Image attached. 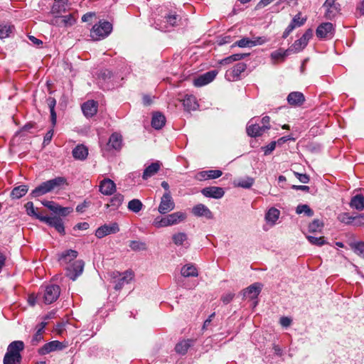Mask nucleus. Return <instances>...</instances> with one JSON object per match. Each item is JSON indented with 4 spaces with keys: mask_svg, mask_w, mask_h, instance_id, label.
I'll list each match as a JSON object with an SVG mask.
<instances>
[{
    "mask_svg": "<svg viewBox=\"0 0 364 364\" xmlns=\"http://www.w3.org/2000/svg\"><path fill=\"white\" fill-rule=\"evenodd\" d=\"M65 184H67L66 178L58 176L41 183L31 191L30 195L32 198H37L50 193L56 188H60Z\"/></svg>",
    "mask_w": 364,
    "mask_h": 364,
    "instance_id": "1",
    "label": "nucleus"
},
{
    "mask_svg": "<svg viewBox=\"0 0 364 364\" xmlns=\"http://www.w3.org/2000/svg\"><path fill=\"white\" fill-rule=\"evenodd\" d=\"M24 349V343L21 341L11 342L4 358V364H21V355L20 352Z\"/></svg>",
    "mask_w": 364,
    "mask_h": 364,
    "instance_id": "2",
    "label": "nucleus"
},
{
    "mask_svg": "<svg viewBox=\"0 0 364 364\" xmlns=\"http://www.w3.org/2000/svg\"><path fill=\"white\" fill-rule=\"evenodd\" d=\"M112 31V25L108 21H100L93 26L90 36L94 41H99L106 38Z\"/></svg>",
    "mask_w": 364,
    "mask_h": 364,
    "instance_id": "3",
    "label": "nucleus"
},
{
    "mask_svg": "<svg viewBox=\"0 0 364 364\" xmlns=\"http://www.w3.org/2000/svg\"><path fill=\"white\" fill-rule=\"evenodd\" d=\"M112 282L114 284V289L121 290L125 284H129L134 278V274L132 271H125L123 273L113 272L111 274Z\"/></svg>",
    "mask_w": 364,
    "mask_h": 364,
    "instance_id": "4",
    "label": "nucleus"
},
{
    "mask_svg": "<svg viewBox=\"0 0 364 364\" xmlns=\"http://www.w3.org/2000/svg\"><path fill=\"white\" fill-rule=\"evenodd\" d=\"M123 146V138L121 134L114 132L109 138L108 142L105 145V150H102L103 154L106 152L119 151Z\"/></svg>",
    "mask_w": 364,
    "mask_h": 364,
    "instance_id": "5",
    "label": "nucleus"
},
{
    "mask_svg": "<svg viewBox=\"0 0 364 364\" xmlns=\"http://www.w3.org/2000/svg\"><path fill=\"white\" fill-rule=\"evenodd\" d=\"M60 294V289L58 285L49 284L46 287L43 295V301L46 304L55 301Z\"/></svg>",
    "mask_w": 364,
    "mask_h": 364,
    "instance_id": "6",
    "label": "nucleus"
},
{
    "mask_svg": "<svg viewBox=\"0 0 364 364\" xmlns=\"http://www.w3.org/2000/svg\"><path fill=\"white\" fill-rule=\"evenodd\" d=\"M175 208L174 201L171 197L170 191L166 192L161 198V202L158 210L161 214H166Z\"/></svg>",
    "mask_w": 364,
    "mask_h": 364,
    "instance_id": "7",
    "label": "nucleus"
},
{
    "mask_svg": "<svg viewBox=\"0 0 364 364\" xmlns=\"http://www.w3.org/2000/svg\"><path fill=\"white\" fill-rule=\"evenodd\" d=\"M84 262L82 260H75L66 268V274L72 280H75L83 272Z\"/></svg>",
    "mask_w": 364,
    "mask_h": 364,
    "instance_id": "8",
    "label": "nucleus"
},
{
    "mask_svg": "<svg viewBox=\"0 0 364 364\" xmlns=\"http://www.w3.org/2000/svg\"><path fill=\"white\" fill-rule=\"evenodd\" d=\"M66 347L62 342L59 341H53L44 344L38 350V353L41 355H45L52 352L61 350Z\"/></svg>",
    "mask_w": 364,
    "mask_h": 364,
    "instance_id": "9",
    "label": "nucleus"
},
{
    "mask_svg": "<svg viewBox=\"0 0 364 364\" xmlns=\"http://www.w3.org/2000/svg\"><path fill=\"white\" fill-rule=\"evenodd\" d=\"M247 69V65L244 63H237L232 69L225 73V78L229 81H236L240 79L241 74Z\"/></svg>",
    "mask_w": 364,
    "mask_h": 364,
    "instance_id": "10",
    "label": "nucleus"
},
{
    "mask_svg": "<svg viewBox=\"0 0 364 364\" xmlns=\"http://www.w3.org/2000/svg\"><path fill=\"white\" fill-rule=\"evenodd\" d=\"M316 36L319 38H331L334 35V27L330 22L320 24L316 31Z\"/></svg>",
    "mask_w": 364,
    "mask_h": 364,
    "instance_id": "11",
    "label": "nucleus"
},
{
    "mask_svg": "<svg viewBox=\"0 0 364 364\" xmlns=\"http://www.w3.org/2000/svg\"><path fill=\"white\" fill-rule=\"evenodd\" d=\"M336 0H326L323 6L326 9L324 16L326 19L332 20L340 11V4Z\"/></svg>",
    "mask_w": 364,
    "mask_h": 364,
    "instance_id": "12",
    "label": "nucleus"
},
{
    "mask_svg": "<svg viewBox=\"0 0 364 364\" xmlns=\"http://www.w3.org/2000/svg\"><path fill=\"white\" fill-rule=\"evenodd\" d=\"M41 221L46 223L50 227H53L61 235L65 234L64 224L63 220L60 217H50L46 215L45 218H41Z\"/></svg>",
    "mask_w": 364,
    "mask_h": 364,
    "instance_id": "13",
    "label": "nucleus"
},
{
    "mask_svg": "<svg viewBox=\"0 0 364 364\" xmlns=\"http://www.w3.org/2000/svg\"><path fill=\"white\" fill-rule=\"evenodd\" d=\"M119 231V226L117 223L110 225H104L99 227L95 231V236L101 239L108 235L114 234Z\"/></svg>",
    "mask_w": 364,
    "mask_h": 364,
    "instance_id": "14",
    "label": "nucleus"
},
{
    "mask_svg": "<svg viewBox=\"0 0 364 364\" xmlns=\"http://www.w3.org/2000/svg\"><path fill=\"white\" fill-rule=\"evenodd\" d=\"M252 119L247 125V134L251 137H257L261 136L266 130L269 129L267 125L259 126L257 124L252 123Z\"/></svg>",
    "mask_w": 364,
    "mask_h": 364,
    "instance_id": "15",
    "label": "nucleus"
},
{
    "mask_svg": "<svg viewBox=\"0 0 364 364\" xmlns=\"http://www.w3.org/2000/svg\"><path fill=\"white\" fill-rule=\"evenodd\" d=\"M262 285L260 283H254L243 290L242 296L244 299H256L261 292Z\"/></svg>",
    "mask_w": 364,
    "mask_h": 364,
    "instance_id": "16",
    "label": "nucleus"
},
{
    "mask_svg": "<svg viewBox=\"0 0 364 364\" xmlns=\"http://www.w3.org/2000/svg\"><path fill=\"white\" fill-rule=\"evenodd\" d=\"M201 193L208 198L219 199L223 197L225 191L223 188L216 186L206 187L202 189Z\"/></svg>",
    "mask_w": 364,
    "mask_h": 364,
    "instance_id": "17",
    "label": "nucleus"
},
{
    "mask_svg": "<svg viewBox=\"0 0 364 364\" xmlns=\"http://www.w3.org/2000/svg\"><path fill=\"white\" fill-rule=\"evenodd\" d=\"M100 191L105 196H111L116 190V185L109 178L103 179L99 186Z\"/></svg>",
    "mask_w": 364,
    "mask_h": 364,
    "instance_id": "18",
    "label": "nucleus"
},
{
    "mask_svg": "<svg viewBox=\"0 0 364 364\" xmlns=\"http://www.w3.org/2000/svg\"><path fill=\"white\" fill-rule=\"evenodd\" d=\"M42 204L55 214L65 216L70 213L68 208L60 207L53 201L44 200Z\"/></svg>",
    "mask_w": 364,
    "mask_h": 364,
    "instance_id": "19",
    "label": "nucleus"
},
{
    "mask_svg": "<svg viewBox=\"0 0 364 364\" xmlns=\"http://www.w3.org/2000/svg\"><path fill=\"white\" fill-rule=\"evenodd\" d=\"M192 213L197 217H205L207 219L213 218V213L209 208L203 204H198L192 208Z\"/></svg>",
    "mask_w": 364,
    "mask_h": 364,
    "instance_id": "20",
    "label": "nucleus"
},
{
    "mask_svg": "<svg viewBox=\"0 0 364 364\" xmlns=\"http://www.w3.org/2000/svg\"><path fill=\"white\" fill-rule=\"evenodd\" d=\"M97 102L94 100H88L82 105V110L85 116L91 117L97 112Z\"/></svg>",
    "mask_w": 364,
    "mask_h": 364,
    "instance_id": "21",
    "label": "nucleus"
},
{
    "mask_svg": "<svg viewBox=\"0 0 364 364\" xmlns=\"http://www.w3.org/2000/svg\"><path fill=\"white\" fill-rule=\"evenodd\" d=\"M304 101V95L300 92H292L287 96V102L291 106H301Z\"/></svg>",
    "mask_w": 364,
    "mask_h": 364,
    "instance_id": "22",
    "label": "nucleus"
},
{
    "mask_svg": "<svg viewBox=\"0 0 364 364\" xmlns=\"http://www.w3.org/2000/svg\"><path fill=\"white\" fill-rule=\"evenodd\" d=\"M77 252L73 250H68L61 254L59 257L60 264L65 265L75 260L77 257Z\"/></svg>",
    "mask_w": 364,
    "mask_h": 364,
    "instance_id": "23",
    "label": "nucleus"
},
{
    "mask_svg": "<svg viewBox=\"0 0 364 364\" xmlns=\"http://www.w3.org/2000/svg\"><path fill=\"white\" fill-rule=\"evenodd\" d=\"M72 154L75 159L83 161L88 155V149L83 144H79L73 149Z\"/></svg>",
    "mask_w": 364,
    "mask_h": 364,
    "instance_id": "24",
    "label": "nucleus"
},
{
    "mask_svg": "<svg viewBox=\"0 0 364 364\" xmlns=\"http://www.w3.org/2000/svg\"><path fill=\"white\" fill-rule=\"evenodd\" d=\"M161 164L159 161L154 162L149 165L144 171L142 178L147 180L149 178L155 175L160 169Z\"/></svg>",
    "mask_w": 364,
    "mask_h": 364,
    "instance_id": "25",
    "label": "nucleus"
},
{
    "mask_svg": "<svg viewBox=\"0 0 364 364\" xmlns=\"http://www.w3.org/2000/svg\"><path fill=\"white\" fill-rule=\"evenodd\" d=\"M183 105L184 109L187 111L196 110L198 104L196 98L193 95H186L183 100Z\"/></svg>",
    "mask_w": 364,
    "mask_h": 364,
    "instance_id": "26",
    "label": "nucleus"
},
{
    "mask_svg": "<svg viewBox=\"0 0 364 364\" xmlns=\"http://www.w3.org/2000/svg\"><path fill=\"white\" fill-rule=\"evenodd\" d=\"M67 3L68 0H55L51 9L52 14L58 16L65 12L68 7Z\"/></svg>",
    "mask_w": 364,
    "mask_h": 364,
    "instance_id": "27",
    "label": "nucleus"
},
{
    "mask_svg": "<svg viewBox=\"0 0 364 364\" xmlns=\"http://www.w3.org/2000/svg\"><path fill=\"white\" fill-rule=\"evenodd\" d=\"M166 123V117L160 112H156L153 114L151 119V126L156 129H161Z\"/></svg>",
    "mask_w": 364,
    "mask_h": 364,
    "instance_id": "28",
    "label": "nucleus"
},
{
    "mask_svg": "<svg viewBox=\"0 0 364 364\" xmlns=\"http://www.w3.org/2000/svg\"><path fill=\"white\" fill-rule=\"evenodd\" d=\"M350 206L358 211L364 209V196L362 194H357L352 197Z\"/></svg>",
    "mask_w": 364,
    "mask_h": 364,
    "instance_id": "29",
    "label": "nucleus"
},
{
    "mask_svg": "<svg viewBox=\"0 0 364 364\" xmlns=\"http://www.w3.org/2000/svg\"><path fill=\"white\" fill-rule=\"evenodd\" d=\"M181 273L184 277H197L198 274L197 268L192 264L184 265L181 268Z\"/></svg>",
    "mask_w": 364,
    "mask_h": 364,
    "instance_id": "30",
    "label": "nucleus"
},
{
    "mask_svg": "<svg viewBox=\"0 0 364 364\" xmlns=\"http://www.w3.org/2000/svg\"><path fill=\"white\" fill-rule=\"evenodd\" d=\"M14 31V26L10 23H0V39L10 37Z\"/></svg>",
    "mask_w": 364,
    "mask_h": 364,
    "instance_id": "31",
    "label": "nucleus"
},
{
    "mask_svg": "<svg viewBox=\"0 0 364 364\" xmlns=\"http://www.w3.org/2000/svg\"><path fill=\"white\" fill-rule=\"evenodd\" d=\"M28 190V186L26 185L16 186L11 191V197L13 199H19L26 194Z\"/></svg>",
    "mask_w": 364,
    "mask_h": 364,
    "instance_id": "32",
    "label": "nucleus"
},
{
    "mask_svg": "<svg viewBox=\"0 0 364 364\" xmlns=\"http://www.w3.org/2000/svg\"><path fill=\"white\" fill-rule=\"evenodd\" d=\"M280 212L275 208H271L265 215V220L267 223H271L274 225L276 221L279 219Z\"/></svg>",
    "mask_w": 364,
    "mask_h": 364,
    "instance_id": "33",
    "label": "nucleus"
},
{
    "mask_svg": "<svg viewBox=\"0 0 364 364\" xmlns=\"http://www.w3.org/2000/svg\"><path fill=\"white\" fill-rule=\"evenodd\" d=\"M191 340H183L178 342L175 347V350L180 355H185L191 347Z\"/></svg>",
    "mask_w": 364,
    "mask_h": 364,
    "instance_id": "34",
    "label": "nucleus"
},
{
    "mask_svg": "<svg viewBox=\"0 0 364 364\" xmlns=\"http://www.w3.org/2000/svg\"><path fill=\"white\" fill-rule=\"evenodd\" d=\"M169 217L173 225H174L183 222L187 218V214L185 212L177 211L169 214Z\"/></svg>",
    "mask_w": 364,
    "mask_h": 364,
    "instance_id": "35",
    "label": "nucleus"
},
{
    "mask_svg": "<svg viewBox=\"0 0 364 364\" xmlns=\"http://www.w3.org/2000/svg\"><path fill=\"white\" fill-rule=\"evenodd\" d=\"M24 206L28 215L34 217L38 219L40 221L41 218H45L46 215H42L41 214L37 213V209L34 208L33 202H27Z\"/></svg>",
    "mask_w": 364,
    "mask_h": 364,
    "instance_id": "36",
    "label": "nucleus"
},
{
    "mask_svg": "<svg viewBox=\"0 0 364 364\" xmlns=\"http://www.w3.org/2000/svg\"><path fill=\"white\" fill-rule=\"evenodd\" d=\"M291 53L289 48L287 50L279 49L271 53V58L273 60H284V58Z\"/></svg>",
    "mask_w": 364,
    "mask_h": 364,
    "instance_id": "37",
    "label": "nucleus"
},
{
    "mask_svg": "<svg viewBox=\"0 0 364 364\" xmlns=\"http://www.w3.org/2000/svg\"><path fill=\"white\" fill-rule=\"evenodd\" d=\"M173 242L177 245H184L188 240V236L185 232H178L172 236Z\"/></svg>",
    "mask_w": 364,
    "mask_h": 364,
    "instance_id": "38",
    "label": "nucleus"
},
{
    "mask_svg": "<svg viewBox=\"0 0 364 364\" xmlns=\"http://www.w3.org/2000/svg\"><path fill=\"white\" fill-rule=\"evenodd\" d=\"M255 180L253 178L247 176L243 178H239L235 181V185L238 187L244 188H250L254 183Z\"/></svg>",
    "mask_w": 364,
    "mask_h": 364,
    "instance_id": "39",
    "label": "nucleus"
},
{
    "mask_svg": "<svg viewBox=\"0 0 364 364\" xmlns=\"http://www.w3.org/2000/svg\"><path fill=\"white\" fill-rule=\"evenodd\" d=\"M307 44L306 42L300 38L299 39L294 41V43L289 48L291 53H299L301 51Z\"/></svg>",
    "mask_w": 364,
    "mask_h": 364,
    "instance_id": "40",
    "label": "nucleus"
},
{
    "mask_svg": "<svg viewBox=\"0 0 364 364\" xmlns=\"http://www.w3.org/2000/svg\"><path fill=\"white\" fill-rule=\"evenodd\" d=\"M128 209L135 213H139L143 208V204L139 199H132L128 203Z\"/></svg>",
    "mask_w": 364,
    "mask_h": 364,
    "instance_id": "41",
    "label": "nucleus"
},
{
    "mask_svg": "<svg viewBox=\"0 0 364 364\" xmlns=\"http://www.w3.org/2000/svg\"><path fill=\"white\" fill-rule=\"evenodd\" d=\"M47 102H48V105L50 109L51 122H52L53 125L54 126L56 123V118H57L56 113L55 111V106L56 105V101L54 98L49 97L47 100Z\"/></svg>",
    "mask_w": 364,
    "mask_h": 364,
    "instance_id": "42",
    "label": "nucleus"
},
{
    "mask_svg": "<svg viewBox=\"0 0 364 364\" xmlns=\"http://www.w3.org/2000/svg\"><path fill=\"white\" fill-rule=\"evenodd\" d=\"M323 228V223L318 220L315 219L309 225V231L310 232H321Z\"/></svg>",
    "mask_w": 364,
    "mask_h": 364,
    "instance_id": "43",
    "label": "nucleus"
},
{
    "mask_svg": "<svg viewBox=\"0 0 364 364\" xmlns=\"http://www.w3.org/2000/svg\"><path fill=\"white\" fill-rule=\"evenodd\" d=\"M179 16L175 13H170L164 16V22L171 27L177 26Z\"/></svg>",
    "mask_w": 364,
    "mask_h": 364,
    "instance_id": "44",
    "label": "nucleus"
},
{
    "mask_svg": "<svg viewBox=\"0 0 364 364\" xmlns=\"http://www.w3.org/2000/svg\"><path fill=\"white\" fill-rule=\"evenodd\" d=\"M235 46H238L240 48H252L254 46V43L251 41V39L248 38H243L239 41H237L235 43L232 45V48Z\"/></svg>",
    "mask_w": 364,
    "mask_h": 364,
    "instance_id": "45",
    "label": "nucleus"
},
{
    "mask_svg": "<svg viewBox=\"0 0 364 364\" xmlns=\"http://www.w3.org/2000/svg\"><path fill=\"white\" fill-rule=\"evenodd\" d=\"M296 212L297 214L304 213L307 216H312L314 215V211L306 204L299 205L296 207Z\"/></svg>",
    "mask_w": 364,
    "mask_h": 364,
    "instance_id": "46",
    "label": "nucleus"
},
{
    "mask_svg": "<svg viewBox=\"0 0 364 364\" xmlns=\"http://www.w3.org/2000/svg\"><path fill=\"white\" fill-rule=\"evenodd\" d=\"M306 238L311 244L314 245L322 246L326 243L323 237H317L311 235H307Z\"/></svg>",
    "mask_w": 364,
    "mask_h": 364,
    "instance_id": "47",
    "label": "nucleus"
},
{
    "mask_svg": "<svg viewBox=\"0 0 364 364\" xmlns=\"http://www.w3.org/2000/svg\"><path fill=\"white\" fill-rule=\"evenodd\" d=\"M129 247L134 251H140L146 250V246L144 242L132 240L129 243Z\"/></svg>",
    "mask_w": 364,
    "mask_h": 364,
    "instance_id": "48",
    "label": "nucleus"
},
{
    "mask_svg": "<svg viewBox=\"0 0 364 364\" xmlns=\"http://www.w3.org/2000/svg\"><path fill=\"white\" fill-rule=\"evenodd\" d=\"M301 14L300 12L298 13L292 18L290 23L292 24L293 26H294L295 27H300V26H303L305 23V22L306 21V18H301Z\"/></svg>",
    "mask_w": 364,
    "mask_h": 364,
    "instance_id": "49",
    "label": "nucleus"
},
{
    "mask_svg": "<svg viewBox=\"0 0 364 364\" xmlns=\"http://www.w3.org/2000/svg\"><path fill=\"white\" fill-rule=\"evenodd\" d=\"M352 249L354 252L358 255L363 257L364 258V242H358L353 243L351 245Z\"/></svg>",
    "mask_w": 364,
    "mask_h": 364,
    "instance_id": "50",
    "label": "nucleus"
},
{
    "mask_svg": "<svg viewBox=\"0 0 364 364\" xmlns=\"http://www.w3.org/2000/svg\"><path fill=\"white\" fill-rule=\"evenodd\" d=\"M338 219L344 224L350 225L353 223L354 217L350 216L348 213H343L338 215Z\"/></svg>",
    "mask_w": 364,
    "mask_h": 364,
    "instance_id": "51",
    "label": "nucleus"
},
{
    "mask_svg": "<svg viewBox=\"0 0 364 364\" xmlns=\"http://www.w3.org/2000/svg\"><path fill=\"white\" fill-rule=\"evenodd\" d=\"M123 200V195L121 193H117L110 199L111 205L117 208L122 203Z\"/></svg>",
    "mask_w": 364,
    "mask_h": 364,
    "instance_id": "52",
    "label": "nucleus"
},
{
    "mask_svg": "<svg viewBox=\"0 0 364 364\" xmlns=\"http://www.w3.org/2000/svg\"><path fill=\"white\" fill-rule=\"evenodd\" d=\"M62 18V22L65 26H72L75 23V19L73 14H68L66 16H60Z\"/></svg>",
    "mask_w": 364,
    "mask_h": 364,
    "instance_id": "53",
    "label": "nucleus"
},
{
    "mask_svg": "<svg viewBox=\"0 0 364 364\" xmlns=\"http://www.w3.org/2000/svg\"><path fill=\"white\" fill-rule=\"evenodd\" d=\"M218 71L216 70H210L208 72H206L205 73L203 74L202 75L204 77V78L206 80V82H211L217 76Z\"/></svg>",
    "mask_w": 364,
    "mask_h": 364,
    "instance_id": "54",
    "label": "nucleus"
},
{
    "mask_svg": "<svg viewBox=\"0 0 364 364\" xmlns=\"http://www.w3.org/2000/svg\"><path fill=\"white\" fill-rule=\"evenodd\" d=\"M153 225L157 228L167 227L164 217H156L153 222Z\"/></svg>",
    "mask_w": 364,
    "mask_h": 364,
    "instance_id": "55",
    "label": "nucleus"
},
{
    "mask_svg": "<svg viewBox=\"0 0 364 364\" xmlns=\"http://www.w3.org/2000/svg\"><path fill=\"white\" fill-rule=\"evenodd\" d=\"M276 144H277V141H271L268 145L262 147V149L264 151V155L270 154L275 149Z\"/></svg>",
    "mask_w": 364,
    "mask_h": 364,
    "instance_id": "56",
    "label": "nucleus"
},
{
    "mask_svg": "<svg viewBox=\"0 0 364 364\" xmlns=\"http://www.w3.org/2000/svg\"><path fill=\"white\" fill-rule=\"evenodd\" d=\"M207 84H208V82H206V80L204 78V77L202 75L198 76L197 78H196L193 80V85L196 87H202Z\"/></svg>",
    "mask_w": 364,
    "mask_h": 364,
    "instance_id": "57",
    "label": "nucleus"
},
{
    "mask_svg": "<svg viewBox=\"0 0 364 364\" xmlns=\"http://www.w3.org/2000/svg\"><path fill=\"white\" fill-rule=\"evenodd\" d=\"M294 175L301 183H308L309 182V176L306 173H299L297 172H294Z\"/></svg>",
    "mask_w": 364,
    "mask_h": 364,
    "instance_id": "58",
    "label": "nucleus"
},
{
    "mask_svg": "<svg viewBox=\"0 0 364 364\" xmlns=\"http://www.w3.org/2000/svg\"><path fill=\"white\" fill-rule=\"evenodd\" d=\"M234 296H235V294H233L232 292H228V293L223 294L221 296V301H223V303L224 304H228L233 299Z\"/></svg>",
    "mask_w": 364,
    "mask_h": 364,
    "instance_id": "59",
    "label": "nucleus"
},
{
    "mask_svg": "<svg viewBox=\"0 0 364 364\" xmlns=\"http://www.w3.org/2000/svg\"><path fill=\"white\" fill-rule=\"evenodd\" d=\"M208 179H215L220 177L223 174V172L220 170H208Z\"/></svg>",
    "mask_w": 364,
    "mask_h": 364,
    "instance_id": "60",
    "label": "nucleus"
},
{
    "mask_svg": "<svg viewBox=\"0 0 364 364\" xmlns=\"http://www.w3.org/2000/svg\"><path fill=\"white\" fill-rule=\"evenodd\" d=\"M353 225L355 226L364 225V214H360L354 217Z\"/></svg>",
    "mask_w": 364,
    "mask_h": 364,
    "instance_id": "61",
    "label": "nucleus"
},
{
    "mask_svg": "<svg viewBox=\"0 0 364 364\" xmlns=\"http://www.w3.org/2000/svg\"><path fill=\"white\" fill-rule=\"evenodd\" d=\"M53 136V129H51L49 131H48L47 133L46 134V135L44 136L43 143L44 146L48 145L50 142Z\"/></svg>",
    "mask_w": 364,
    "mask_h": 364,
    "instance_id": "62",
    "label": "nucleus"
},
{
    "mask_svg": "<svg viewBox=\"0 0 364 364\" xmlns=\"http://www.w3.org/2000/svg\"><path fill=\"white\" fill-rule=\"evenodd\" d=\"M312 36L313 31L311 28H309L305 31L301 38L306 42V44H308L309 41L311 38Z\"/></svg>",
    "mask_w": 364,
    "mask_h": 364,
    "instance_id": "63",
    "label": "nucleus"
},
{
    "mask_svg": "<svg viewBox=\"0 0 364 364\" xmlns=\"http://www.w3.org/2000/svg\"><path fill=\"white\" fill-rule=\"evenodd\" d=\"M43 339V336L40 334H34L31 341V343L33 346H37L42 340Z\"/></svg>",
    "mask_w": 364,
    "mask_h": 364,
    "instance_id": "64",
    "label": "nucleus"
}]
</instances>
